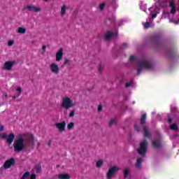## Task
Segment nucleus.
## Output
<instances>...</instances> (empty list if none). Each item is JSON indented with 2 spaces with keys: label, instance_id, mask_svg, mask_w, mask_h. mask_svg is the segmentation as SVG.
I'll use <instances>...</instances> for the list:
<instances>
[{
  "label": "nucleus",
  "instance_id": "nucleus-48",
  "mask_svg": "<svg viewBox=\"0 0 179 179\" xmlns=\"http://www.w3.org/2000/svg\"><path fill=\"white\" fill-rule=\"evenodd\" d=\"M45 1H48V0H45Z\"/></svg>",
  "mask_w": 179,
  "mask_h": 179
},
{
  "label": "nucleus",
  "instance_id": "nucleus-19",
  "mask_svg": "<svg viewBox=\"0 0 179 179\" xmlns=\"http://www.w3.org/2000/svg\"><path fill=\"white\" fill-rule=\"evenodd\" d=\"M169 3L167 0H158V4L160 8H166Z\"/></svg>",
  "mask_w": 179,
  "mask_h": 179
},
{
  "label": "nucleus",
  "instance_id": "nucleus-27",
  "mask_svg": "<svg viewBox=\"0 0 179 179\" xmlns=\"http://www.w3.org/2000/svg\"><path fill=\"white\" fill-rule=\"evenodd\" d=\"M170 128L173 131H177L178 129V126H177V124L173 123V124L170 125Z\"/></svg>",
  "mask_w": 179,
  "mask_h": 179
},
{
  "label": "nucleus",
  "instance_id": "nucleus-24",
  "mask_svg": "<svg viewBox=\"0 0 179 179\" xmlns=\"http://www.w3.org/2000/svg\"><path fill=\"white\" fill-rule=\"evenodd\" d=\"M61 16H65V13H66V6L64 5L61 8Z\"/></svg>",
  "mask_w": 179,
  "mask_h": 179
},
{
  "label": "nucleus",
  "instance_id": "nucleus-41",
  "mask_svg": "<svg viewBox=\"0 0 179 179\" xmlns=\"http://www.w3.org/2000/svg\"><path fill=\"white\" fill-rule=\"evenodd\" d=\"M29 179H36V175L35 174L31 175Z\"/></svg>",
  "mask_w": 179,
  "mask_h": 179
},
{
  "label": "nucleus",
  "instance_id": "nucleus-21",
  "mask_svg": "<svg viewBox=\"0 0 179 179\" xmlns=\"http://www.w3.org/2000/svg\"><path fill=\"white\" fill-rule=\"evenodd\" d=\"M20 94H22V88L18 87L17 89V92H16L15 94L13 96L14 100L16 99V97H19V96H20Z\"/></svg>",
  "mask_w": 179,
  "mask_h": 179
},
{
  "label": "nucleus",
  "instance_id": "nucleus-4",
  "mask_svg": "<svg viewBox=\"0 0 179 179\" xmlns=\"http://www.w3.org/2000/svg\"><path fill=\"white\" fill-rule=\"evenodd\" d=\"M146 122V113L143 114L141 119V124L143 127V129L144 131V136L145 138H150L152 136V133L150 132V130L145 127V123Z\"/></svg>",
  "mask_w": 179,
  "mask_h": 179
},
{
  "label": "nucleus",
  "instance_id": "nucleus-23",
  "mask_svg": "<svg viewBox=\"0 0 179 179\" xmlns=\"http://www.w3.org/2000/svg\"><path fill=\"white\" fill-rule=\"evenodd\" d=\"M136 169H141L142 167V158H138L136 164Z\"/></svg>",
  "mask_w": 179,
  "mask_h": 179
},
{
  "label": "nucleus",
  "instance_id": "nucleus-42",
  "mask_svg": "<svg viewBox=\"0 0 179 179\" xmlns=\"http://www.w3.org/2000/svg\"><path fill=\"white\" fill-rule=\"evenodd\" d=\"M176 109H177V108H176V106H171V111H174Z\"/></svg>",
  "mask_w": 179,
  "mask_h": 179
},
{
  "label": "nucleus",
  "instance_id": "nucleus-20",
  "mask_svg": "<svg viewBox=\"0 0 179 179\" xmlns=\"http://www.w3.org/2000/svg\"><path fill=\"white\" fill-rule=\"evenodd\" d=\"M152 145L155 148H160V140L157 139V140H152Z\"/></svg>",
  "mask_w": 179,
  "mask_h": 179
},
{
  "label": "nucleus",
  "instance_id": "nucleus-7",
  "mask_svg": "<svg viewBox=\"0 0 179 179\" xmlns=\"http://www.w3.org/2000/svg\"><path fill=\"white\" fill-rule=\"evenodd\" d=\"M148 11L151 19H156L157 15L160 13V10L157 7H151L148 9Z\"/></svg>",
  "mask_w": 179,
  "mask_h": 179
},
{
  "label": "nucleus",
  "instance_id": "nucleus-25",
  "mask_svg": "<svg viewBox=\"0 0 179 179\" xmlns=\"http://www.w3.org/2000/svg\"><path fill=\"white\" fill-rule=\"evenodd\" d=\"M103 163H104V161L103 159L98 160L96 164L97 169H100V167H101V166H103Z\"/></svg>",
  "mask_w": 179,
  "mask_h": 179
},
{
  "label": "nucleus",
  "instance_id": "nucleus-8",
  "mask_svg": "<svg viewBox=\"0 0 179 179\" xmlns=\"http://www.w3.org/2000/svg\"><path fill=\"white\" fill-rule=\"evenodd\" d=\"M15 163H16V160H15V158H10L5 162L3 164V168L6 170H8V169H10L11 166H15Z\"/></svg>",
  "mask_w": 179,
  "mask_h": 179
},
{
  "label": "nucleus",
  "instance_id": "nucleus-46",
  "mask_svg": "<svg viewBox=\"0 0 179 179\" xmlns=\"http://www.w3.org/2000/svg\"><path fill=\"white\" fill-rule=\"evenodd\" d=\"M152 114H156V112H152Z\"/></svg>",
  "mask_w": 179,
  "mask_h": 179
},
{
  "label": "nucleus",
  "instance_id": "nucleus-9",
  "mask_svg": "<svg viewBox=\"0 0 179 179\" xmlns=\"http://www.w3.org/2000/svg\"><path fill=\"white\" fill-rule=\"evenodd\" d=\"M49 68L52 73H55V75L59 73V66H58V64H57V63L50 64Z\"/></svg>",
  "mask_w": 179,
  "mask_h": 179
},
{
  "label": "nucleus",
  "instance_id": "nucleus-40",
  "mask_svg": "<svg viewBox=\"0 0 179 179\" xmlns=\"http://www.w3.org/2000/svg\"><path fill=\"white\" fill-rule=\"evenodd\" d=\"M5 129V126L3 125H0V132H2Z\"/></svg>",
  "mask_w": 179,
  "mask_h": 179
},
{
  "label": "nucleus",
  "instance_id": "nucleus-35",
  "mask_svg": "<svg viewBox=\"0 0 179 179\" xmlns=\"http://www.w3.org/2000/svg\"><path fill=\"white\" fill-rule=\"evenodd\" d=\"M132 83H134L133 80H131L130 82L127 83L125 85V87H129V86H132Z\"/></svg>",
  "mask_w": 179,
  "mask_h": 179
},
{
  "label": "nucleus",
  "instance_id": "nucleus-12",
  "mask_svg": "<svg viewBox=\"0 0 179 179\" xmlns=\"http://www.w3.org/2000/svg\"><path fill=\"white\" fill-rule=\"evenodd\" d=\"M64 57V49L61 48L56 52V61L59 62Z\"/></svg>",
  "mask_w": 179,
  "mask_h": 179
},
{
  "label": "nucleus",
  "instance_id": "nucleus-5",
  "mask_svg": "<svg viewBox=\"0 0 179 179\" xmlns=\"http://www.w3.org/2000/svg\"><path fill=\"white\" fill-rule=\"evenodd\" d=\"M138 152L141 156H145L148 151V141L144 140L140 143V147L138 148Z\"/></svg>",
  "mask_w": 179,
  "mask_h": 179
},
{
  "label": "nucleus",
  "instance_id": "nucleus-13",
  "mask_svg": "<svg viewBox=\"0 0 179 179\" xmlns=\"http://www.w3.org/2000/svg\"><path fill=\"white\" fill-rule=\"evenodd\" d=\"M14 64L15 62H6L3 64V69H6V71H10Z\"/></svg>",
  "mask_w": 179,
  "mask_h": 179
},
{
  "label": "nucleus",
  "instance_id": "nucleus-15",
  "mask_svg": "<svg viewBox=\"0 0 179 179\" xmlns=\"http://www.w3.org/2000/svg\"><path fill=\"white\" fill-rule=\"evenodd\" d=\"M123 174L125 179H131V169L129 168H125Z\"/></svg>",
  "mask_w": 179,
  "mask_h": 179
},
{
  "label": "nucleus",
  "instance_id": "nucleus-45",
  "mask_svg": "<svg viewBox=\"0 0 179 179\" xmlns=\"http://www.w3.org/2000/svg\"><path fill=\"white\" fill-rule=\"evenodd\" d=\"M168 122H169V124L171 122V118H170V117H168Z\"/></svg>",
  "mask_w": 179,
  "mask_h": 179
},
{
  "label": "nucleus",
  "instance_id": "nucleus-37",
  "mask_svg": "<svg viewBox=\"0 0 179 179\" xmlns=\"http://www.w3.org/2000/svg\"><path fill=\"white\" fill-rule=\"evenodd\" d=\"M15 42L13 41H9L8 42V47H11V45H13V43H14Z\"/></svg>",
  "mask_w": 179,
  "mask_h": 179
},
{
  "label": "nucleus",
  "instance_id": "nucleus-26",
  "mask_svg": "<svg viewBox=\"0 0 179 179\" xmlns=\"http://www.w3.org/2000/svg\"><path fill=\"white\" fill-rule=\"evenodd\" d=\"M74 127L75 123L73 122H70L69 124H67V129H69V131L73 129Z\"/></svg>",
  "mask_w": 179,
  "mask_h": 179
},
{
  "label": "nucleus",
  "instance_id": "nucleus-1",
  "mask_svg": "<svg viewBox=\"0 0 179 179\" xmlns=\"http://www.w3.org/2000/svg\"><path fill=\"white\" fill-rule=\"evenodd\" d=\"M34 137L31 134H21L14 141V150L16 153L27 149L29 146H34Z\"/></svg>",
  "mask_w": 179,
  "mask_h": 179
},
{
  "label": "nucleus",
  "instance_id": "nucleus-10",
  "mask_svg": "<svg viewBox=\"0 0 179 179\" xmlns=\"http://www.w3.org/2000/svg\"><path fill=\"white\" fill-rule=\"evenodd\" d=\"M55 125L56 128H57L59 132H64L65 131V128H66V122H65V121L55 123Z\"/></svg>",
  "mask_w": 179,
  "mask_h": 179
},
{
  "label": "nucleus",
  "instance_id": "nucleus-16",
  "mask_svg": "<svg viewBox=\"0 0 179 179\" xmlns=\"http://www.w3.org/2000/svg\"><path fill=\"white\" fill-rule=\"evenodd\" d=\"M6 139L7 141V143L12 145V143H13V141L15 140V134H13V133H10L8 136H7Z\"/></svg>",
  "mask_w": 179,
  "mask_h": 179
},
{
  "label": "nucleus",
  "instance_id": "nucleus-6",
  "mask_svg": "<svg viewBox=\"0 0 179 179\" xmlns=\"http://www.w3.org/2000/svg\"><path fill=\"white\" fill-rule=\"evenodd\" d=\"M120 167L117 166H113L109 168L107 173H106V177L108 179H113V177L115 176L117 173V171H119Z\"/></svg>",
  "mask_w": 179,
  "mask_h": 179
},
{
  "label": "nucleus",
  "instance_id": "nucleus-3",
  "mask_svg": "<svg viewBox=\"0 0 179 179\" xmlns=\"http://www.w3.org/2000/svg\"><path fill=\"white\" fill-rule=\"evenodd\" d=\"M75 106H76V102L71 100V98L68 96L63 97L61 103L62 108L69 110V108H72V107H75Z\"/></svg>",
  "mask_w": 179,
  "mask_h": 179
},
{
  "label": "nucleus",
  "instance_id": "nucleus-34",
  "mask_svg": "<svg viewBox=\"0 0 179 179\" xmlns=\"http://www.w3.org/2000/svg\"><path fill=\"white\" fill-rule=\"evenodd\" d=\"M106 8V3H102L99 5V9L100 10H103Z\"/></svg>",
  "mask_w": 179,
  "mask_h": 179
},
{
  "label": "nucleus",
  "instance_id": "nucleus-36",
  "mask_svg": "<svg viewBox=\"0 0 179 179\" xmlns=\"http://www.w3.org/2000/svg\"><path fill=\"white\" fill-rule=\"evenodd\" d=\"M134 129H135L137 132H141V128L139 127V126H137L136 124H134Z\"/></svg>",
  "mask_w": 179,
  "mask_h": 179
},
{
  "label": "nucleus",
  "instance_id": "nucleus-18",
  "mask_svg": "<svg viewBox=\"0 0 179 179\" xmlns=\"http://www.w3.org/2000/svg\"><path fill=\"white\" fill-rule=\"evenodd\" d=\"M57 179H69L71 178V176L69 173H59L57 175Z\"/></svg>",
  "mask_w": 179,
  "mask_h": 179
},
{
  "label": "nucleus",
  "instance_id": "nucleus-44",
  "mask_svg": "<svg viewBox=\"0 0 179 179\" xmlns=\"http://www.w3.org/2000/svg\"><path fill=\"white\" fill-rule=\"evenodd\" d=\"M47 48V47L45 46V45H43V47H42V50H43V51H45V49Z\"/></svg>",
  "mask_w": 179,
  "mask_h": 179
},
{
  "label": "nucleus",
  "instance_id": "nucleus-30",
  "mask_svg": "<svg viewBox=\"0 0 179 179\" xmlns=\"http://www.w3.org/2000/svg\"><path fill=\"white\" fill-rule=\"evenodd\" d=\"M117 124V120L116 119H112L109 122V127H113V125H115Z\"/></svg>",
  "mask_w": 179,
  "mask_h": 179
},
{
  "label": "nucleus",
  "instance_id": "nucleus-47",
  "mask_svg": "<svg viewBox=\"0 0 179 179\" xmlns=\"http://www.w3.org/2000/svg\"><path fill=\"white\" fill-rule=\"evenodd\" d=\"M99 71H101V67H99Z\"/></svg>",
  "mask_w": 179,
  "mask_h": 179
},
{
  "label": "nucleus",
  "instance_id": "nucleus-22",
  "mask_svg": "<svg viewBox=\"0 0 179 179\" xmlns=\"http://www.w3.org/2000/svg\"><path fill=\"white\" fill-rule=\"evenodd\" d=\"M17 33H20V34H24L26 33V28L24 27H18L16 30Z\"/></svg>",
  "mask_w": 179,
  "mask_h": 179
},
{
  "label": "nucleus",
  "instance_id": "nucleus-31",
  "mask_svg": "<svg viewBox=\"0 0 179 179\" xmlns=\"http://www.w3.org/2000/svg\"><path fill=\"white\" fill-rule=\"evenodd\" d=\"M140 9H141V10H143V12H146V4L141 3Z\"/></svg>",
  "mask_w": 179,
  "mask_h": 179
},
{
  "label": "nucleus",
  "instance_id": "nucleus-28",
  "mask_svg": "<svg viewBox=\"0 0 179 179\" xmlns=\"http://www.w3.org/2000/svg\"><path fill=\"white\" fill-rule=\"evenodd\" d=\"M64 64V65H68V66H71V65H72V62L69 59H65Z\"/></svg>",
  "mask_w": 179,
  "mask_h": 179
},
{
  "label": "nucleus",
  "instance_id": "nucleus-39",
  "mask_svg": "<svg viewBox=\"0 0 179 179\" xmlns=\"http://www.w3.org/2000/svg\"><path fill=\"white\" fill-rule=\"evenodd\" d=\"M127 47H128V44H127V43H123V44L122 45L121 48H122V50H124V48H127Z\"/></svg>",
  "mask_w": 179,
  "mask_h": 179
},
{
  "label": "nucleus",
  "instance_id": "nucleus-11",
  "mask_svg": "<svg viewBox=\"0 0 179 179\" xmlns=\"http://www.w3.org/2000/svg\"><path fill=\"white\" fill-rule=\"evenodd\" d=\"M115 37H117V31L115 32L108 31L105 35L106 41H109V40H111V38H114Z\"/></svg>",
  "mask_w": 179,
  "mask_h": 179
},
{
  "label": "nucleus",
  "instance_id": "nucleus-14",
  "mask_svg": "<svg viewBox=\"0 0 179 179\" xmlns=\"http://www.w3.org/2000/svg\"><path fill=\"white\" fill-rule=\"evenodd\" d=\"M27 9L30 12H34V13H37V12H41V8L40 7H36L34 6H27Z\"/></svg>",
  "mask_w": 179,
  "mask_h": 179
},
{
  "label": "nucleus",
  "instance_id": "nucleus-2",
  "mask_svg": "<svg viewBox=\"0 0 179 179\" xmlns=\"http://www.w3.org/2000/svg\"><path fill=\"white\" fill-rule=\"evenodd\" d=\"M129 60L130 62L134 63V68L137 71V75H141L143 71L153 69V63L145 57L136 58L135 56H131Z\"/></svg>",
  "mask_w": 179,
  "mask_h": 179
},
{
  "label": "nucleus",
  "instance_id": "nucleus-43",
  "mask_svg": "<svg viewBox=\"0 0 179 179\" xmlns=\"http://www.w3.org/2000/svg\"><path fill=\"white\" fill-rule=\"evenodd\" d=\"M101 108H103V106H101V105H99L98 106V111H101Z\"/></svg>",
  "mask_w": 179,
  "mask_h": 179
},
{
  "label": "nucleus",
  "instance_id": "nucleus-38",
  "mask_svg": "<svg viewBox=\"0 0 179 179\" xmlns=\"http://www.w3.org/2000/svg\"><path fill=\"white\" fill-rule=\"evenodd\" d=\"M75 115V110H71L69 115V117H73Z\"/></svg>",
  "mask_w": 179,
  "mask_h": 179
},
{
  "label": "nucleus",
  "instance_id": "nucleus-32",
  "mask_svg": "<svg viewBox=\"0 0 179 179\" xmlns=\"http://www.w3.org/2000/svg\"><path fill=\"white\" fill-rule=\"evenodd\" d=\"M6 138H8L6 133L0 134V139H6Z\"/></svg>",
  "mask_w": 179,
  "mask_h": 179
},
{
  "label": "nucleus",
  "instance_id": "nucleus-29",
  "mask_svg": "<svg viewBox=\"0 0 179 179\" xmlns=\"http://www.w3.org/2000/svg\"><path fill=\"white\" fill-rule=\"evenodd\" d=\"M21 179H30V173L29 172H26L22 177L21 178Z\"/></svg>",
  "mask_w": 179,
  "mask_h": 179
},
{
  "label": "nucleus",
  "instance_id": "nucleus-33",
  "mask_svg": "<svg viewBox=\"0 0 179 179\" xmlns=\"http://www.w3.org/2000/svg\"><path fill=\"white\" fill-rule=\"evenodd\" d=\"M35 170H36V173H40V171H41V166L36 165L35 166Z\"/></svg>",
  "mask_w": 179,
  "mask_h": 179
},
{
  "label": "nucleus",
  "instance_id": "nucleus-17",
  "mask_svg": "<svg viewBox=\"0 0 179 179\" xmlns=\"http://www.w3.org/2000/svg\"><path fill=\"white\" fill-rule=\"evenodd\" d=\"M152 18H148L146 20L145 22H143V26L145 29H149L152 26Z\"/></svg>",
  "mask_w": 179,
  "mask_h": 179
}]
</instances>
